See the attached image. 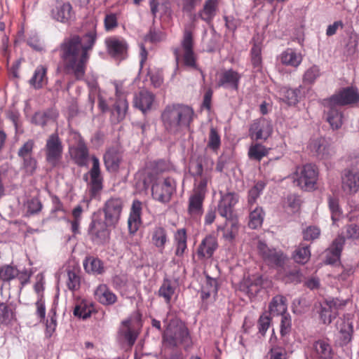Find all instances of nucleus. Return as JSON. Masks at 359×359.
Segmentation results:
<instances>
[{"mask_svg":"<svg viewBox=\"0 0 359 359\" xmlns=\"http://www.w3.org/2000/svg\"><path fill=\"white\" fill-rule=\"evenodd\" d=\"M190 341L189 332L184 323L177 318L171 319L162 337L164 348L178 349L180 346L187 348Z\"/></svg>","mask_w":359,"mask_h":359,"instance_id":"obj_3","label":"nucleus"},{"mask_svg":"<svg viewBox=\"0 0 359 359\" xmlns=\"http://www.w3.org/2000/svg\"><path fill=\"white\" fill-rule=\"evenodd\" d=\"M93 309L86 302H81L74 309V315L80 318L86 319L90 317Z\"/></svg>","mask_w":359,"mask_h":359,"instance_id":"obj_44","label":"nucleus"},{"mask_svg":"<svg viewBox=\"0 0 359 359\" xmlns=\"http://www.w3.org/2000/svg\"><path fill=\"white\" fill-rule=\"evenodd\" d=\"M175 189V181L170 177H167L155 182L152 185V196L155 199L162 203H167L170 201Z\"/></svg>","mask_w":359,"mask_h":359,"instance_id":"obj_8","label":"nucleus"},{"mask_svg":"<svg viewBox=\"0 0 359 359\" xmlns=\"http://www.w3.org/2000/svg\"><path fill=\"white\" fill-rule=\"evenodd\" d=\"M67 285L70 290H76L79 287L80 285V278L74 272L71 270L67 271Z\"/></svg>","mask_w":359,"mask_h":359,"instance_id":"obj_52","label":"nucleus"},{"mask_svg":"<svg viewBox=\"0 0 359 359\" xmlns=\"http://www.w3.org/2000/svg\"><path fill=\"white\" fill-rule=\"evenodd\" d=\"M342 188L348 194H354L359 189V173L353 170H345L342 177Z\"/></svg>","mask_w":359,"mask_h":359,"instance_id":"obj_20","label":"nucleus"},{"mask_svg":"<svg viewBox=\"0 0 359 359\" xmlns=\"http://www.w3.org/2000/svg\"><path fill=\"white\" fill-rule=\"evenodd\" d=\"M257 250L259 255L264 261L271 266L281 267L284 265L287 259L286 256L280 250L275 248H269L262 241L257 243Z\"/></svg>","mask_w":359,"mask_h":359,"instance_id":"obj_7","label":"nucleus"},{"mask_svg":"<svg viewBox=\"0 0 359 359\" xmlns=\"http://www.w3.org/2000/svg\"><path fill=\"white\" fill-rule=\"evenodd\" d=\"M52 18L57 22L69 24L75 19V13L69 2L57 3L51 11Z\"/></svg>","mask_w":359,"mask_h":359,"instance_id":"obj_16","label":"nucleus"},{"mask_svg":"<svg viewBox=\"0 0 359 359\" xmlns=\"http://www.w3.org/2000/svg\"><path fill=\"white\" fill-rule=\"evenodd\" d=\"M318 170L315 165L306 164L295 172L296 177L294 182L297 186L305 191H311L316 189L318 180Z\"/></svg>","mask_w":359,"mask_h":359,"instance_id":"obj_6","label":"nucleus"},{"mask_svg":"<svg viewBox=\"0 0 359 359\" xmlns=\"http://www.w3.org/2000/svg\"><path fill=\"white\" fill-rule=\"evenodd\" d=\"M345 305V302L338 299L326 300L321 304L320 318L325 325H329L338 316V310Z\"/></svg>","mask_w":359,"mask_h":359,"instance_id":"obj_12","label":"nucleus"},{"mask_svg":"<svg viewBox=\"0 0 359 359\" xmlns=\"http://www.w3.org/2000/svg\"><path fill=\"white\" fill-rule=\"evenodd\" d=\"M320 76V69L318 66L313 65L308 69L304 74V82L312 83Z\"/></svg>","mask_w":359,"mask_h":359,"instance_id":"obj_51","label":"nucleus"},{"mask_svg":"<svg viewBox=\"0 0 359 359\" xmlns=\"http://www.w3.org/2000/svg\"><path fill=\"white\" fill-rule=\"evenodd\" d=\"M103 210L104 221L93 220L88 228L90 240L97 245L108 243L110 239V230L107 226L112 220V201L111 200L107 201Z\"/></svg>","mask_w":359,"mask_h":359,"instance_id":"obj_4","label":"nucleus"},{"mask_svg":"<svg viewBox=\"0 0 359 359\" xmlns=\"http://www.w3.org/2000/svg\"><path fill=\"white\" fill-rule=\"evenodd\" d=\"M27 44L36 51H43L44 46L39 37L34 34L31 36L27 41Z\"/></svg>","mask_w":359,"mask_h":359,"instance_id":"obj_59","label":"nucleus"},{"mask_svg":"<svg viewBox=\"0 0 359 359\" xmlns=\"http://www.w3.org/2000/svg\"><path fill=\"white\" fill-rule=\"evenodd\" d=\"M12 317V310L6 304L0 302V323L9 321Z\"/></svg>","mask_w":359,"mask_h":359,"instance_id":"obj_55","label":"nucleus"},{"mask_svg":"<svg viewBox=\"0 0 359 359\" xmlns=\"http://www.w3.org/2000/svg\"><path fill=\"white\" fill-rule=\"evenodd\" d=\"M302 273L297 269H293L287 271L285 276V281L286 283H297L301 281Z\"/></svg>","mask_w":359,"mask_h":359,"instance_id":"obj_56","label":"nucleus"},{"mask_svg":"<svg viewBox=\"0 0 359 359\" xmlns=\"http://www.w3.org/2000/svg\"><path fill=\"white\" fill-rule=\"evenodd\" d=\"M154 100L155 95L152 93L142 90L135 97L134 105L145 113L151 109Z\"/></svg>","mask_w":359,"mask_h":359,"instance_id":"obj_21","label":"nucleus"},{"mask_svg":"<svg viewBox=\"0 0 359 359\" xmlns=\"http://www.w3.org/2000/svg\"><path fill=\"white\" fill-rule=\"evenodd\" d=\"M345 243V238L343 236L337 237L330 247L326 250L328 253H336L341 255V250Z\"/></svg>","mask_w":359,"mask_h":359,"instance_id":"obj_50","label":"nucleus"},{"mask_svg":"<svg viewBox=\"0 0 359 359\" xmlns=\"http://www.w3.org/2000/svg\"><path fill=\"white\" fill-rule=\"evenodd\" d=\"M128 57V46L125 41L114 39V60L118 64Z\"/></svg>","mask_w":359,"mask_h":359,"instance_id":"obj_37","label":"nucleus"},{"mask_svg":"<svg viewBox=\"0 0 359 359\" xmlns=\"http://www.w3.org/2000/svg\"><path fill=\"white\" fill-rule=\"evenodd\" d=\"M280 60L283 64L296 67L302 62V56L290 49L282 53Z\"/></svg>","mask_w":359,"mask_h":359,"instance_id":"obj_36","label":"nucleus"},{"mask_svg":"<svg viewBox=\"0 0 359 359\" xmlns=\"http://www.w3.org/2000/svg\"><path fill=\"white\" fill-rule=\"evenodd\" d=\"M159 295L163 297L166 302H169L171 297L174 294V288L171 286L170 282L165 280L159 289Z\"/></svg>","mask_w":359,"mask_h":359,"instance_id":"obj_49","label":"nucleus"},{"mask_svg":"<svg viewBox=\"0 0 359 359\" xmlns=\"http://www.w3.org/2000/svg\"><path fill=\"white\" fill-rule=\"evenodd\" d=\"M291 329V318L288 313L281 316L280 333L283 336L287 334Z\"/></svg>","mask_w":359,"mask_h":359,"instance_id":"obj_60","label":"nucleus"},{"mask_svg":"<svg viewBox=\"0 0 359 359\" xmlns=\"http://www.w3.org/2000/svg\"><path fill=\"white\" fill-rule=\"evenodd\" d=\"M268 154V149L260 144H255L250 146L248 151V156L250 159L259 161L264 156Z\"/></svg>","mask_w":359,"mask_h":359,"instance_id":"obj_42","label":"nucleus"},{"mask_svg":"<svg viewBox=\"0 0 359 359\" xmlns=\"http://www.w3.org/2000/svg\"><path fill=\"white\" fill-rule=\"evenodd\" d=\"M175 239L177 243L175 255L181 257L187 248V233L185 229H179L175 236Z\"/></svg>","mask_w":359,"mask_h":359,"instance_id":"obj_40","label":"nucleus"},{"mask_svg":"<svg viewBox=\"0 0 359 359\" xmlns=\"http://www.w3.org/2000/svg\"><path fill=\"white\" fill-rule=\"evenodd\" d=\"M264 212L262 208H256L250 214L249 226L252 229H257L263 222Z\"/></svg>","mask_w":359,"mask_h":359,"instance_id":"obj_46","label":"nucleus"},{"mask_svg":"<svg viewBox=\"0 0 359 359\" xmlns=\"http://www.w3.org/2000/svg\"><path fill=\"white\" fill-rule=\"evenodd\" d=\"M58 113L53 109H48L43 111H38L32 117V122L39 126H44L50 121H55Z\"/></svg>","mask_w":359,"mask_h":359,"instance_id":"obj_30","label":"nucleus"},{"mask_svg":"<svg viewBox=\"0 0 359 359\" xmlns=\"http://www.w3.org/2000/svg\"><path fill=\"white\" fill-rule=\"evenodd\" d=\"M47 70L48 68L45 65L37 66L29 80V84L35 89L43 88L48 82Z\"/></svg>","mask_w":359,"mask_h":359,"instance_id":"obj_29","label":"nucleus"},{"mask_svg":"<svg viewBox=\"0 0 359 359\" xmlns=\"http://www.w3.org/2000/svg\"><path fill=\"white\" fill-rule=\"evenodd\" d=\"M217 241L212 236H206L198 248V255L203 258H210L217 248Z\"/></svg>","mask_w":359,"mask_h":359,"instance_id":"obj_24","label":"nucleus"},{"mask_svg":"<svg viewBox=\"0 0 359 359\" xmlns=\"http://www.w3.org/2000/svg\"><path fill=\"white\" fill-rule=\"evenodd\" d=\"M142 203L139 201L133 203L131 211L128 220V226L130 233L134 234L140 227L141 223Z\"/></svg>","mask_w":359,"mask_h":359,"instance_id":"obj_23","label":"nucleus"},{"mask_svg":"<svg viewBox=\"0 0 359 359\" xmlns=\"http://www.w3.org/2000/svg\"><path fill=\"white\" fill-rule=\"evenodd\" d=\"M299 89H290L287 88H281L280 93L281 100L289 105H294L298 102Z\"/></svg>","mask_w":359,"mask_h":359,"instance_id":"obj_38","label":"nucleus"},{"mask_svg":"<svg viewBox=\"0 0 359 359\" xmlns=\"http://www.w3.org/2000/svg\"><path fill=\"white\" fill-rule=\"evenodd\" d=\"M359 102V93L353 87H346L328 98V104L345 106L355 104Z\"/></svg>","mask_w":359,"mask_h":359,"instance_id":"obj_9","label":"nucleus"},{"mask_svg":"<svg viewBox=\"0 0 359 359\" xmlns=\"http://www.w3.org/2000/svg\"><path fill=\"white\" fill-rule=\"evenodd\" d=\"M271 318L267 316H261L258 320L259 332L264 335L269 327Z\"/></svg>","mask_w":359,"mask_h":359,"instance_id":"obj_63","label":"nucleus"},{"mask_svg":"<svg viewBox=\"0 0 359 359\" xmlns=\"http://www.w3.org/2000/svg\"><path fill=\"white\" fill-rule=\"evenodd\" d=\"M69 153L72 160L77 165L83 167L88 165V150L83 142H79L76 147L70 148Z\"/></svg>","mask_w":359,"mask_h":359,"instance_id":"obj_22","label":"nucleus"},{"mask_svg":"<svg viewBox=\"0 0 359 359\" xmlns=\"http://www.w3.org/2000/svg\"><path fill=\"white\" fill-rule=\"evenodd\" d=\"M46 162L53 168L57 166L62 158L63 144L57 133L50 135L44 147Z\"/></svg>","mask_w":359,"mask_h":359,"instance_id":"obj_5","label":"nucleus"},{"mask_svg":"<svg viewBox=\"0 0 359 359\" xmlns=\"http://www.w3.org/2000/svg\"><path fill=\"white\" fill-rule=\"evenodd\" d=\"M250 136L255 140H266L272 133L270 123L265 119L255 120L250 126Z\"/></svg>","mask_w":359,"mask_h":359,"instance_id":"obj_17","label":"nucleus"},{"mask_svg":"<svg viewBox=\"0 0 359 359\" xmlns=\"http://www.w3.org/2000/svg\"><path fill=\"white\" fill-rule=\"evenodd\" d=\"M93 166L83 175V180L88 183L92 196H95L102 189V178L100 175V162L95 156L92 157Z\"/></svg>","mask_w":359,"mask_h":359,"instance_id":"obj_10","label":"nucleus"},{"mask_svg":"<svg viewBox=\"0 0 359 359\" xmlns=\"http://www.w3.org/2000/svg\"><path fill=\"white\" fill-rule=\"evenodd\" d=\"M311 252L308 245H300L295 250L293 255L294 261L300 264H306L310 258Z\"/></svg>","mask_w":359,"mask_h":359,"instance_id":"obj_41","label":"nucleus"},{"mask_svg":"<svg viewBox=\"0 0 359 359\" xmlns=\"http://www.w3.org/2000/svg\"><path fill=\"white\" fill-rule=\"evenodd\" d=\"M225 226L219 227L224 231L223 236L226 240L233 241L238 231V222L237 217L226 219Z\"/></svg>","mask_w":359,"mask_h":359,"instance_id":"obj_33","label":"nucleus"},{"mask_svg":"<svg viewBox=\"0 0 359 359\" xmlns=\"http://www.w3.org/2000/svg\"><path fill=\"white\" fill-rule=\"evenodd\" d=\"M353 316L348 313L344 316L340 322L337 323V328L339 332V340L341 345L348 344L351 339L353 332Z\"/></svg>","mask_w":359,"mask_h":359,"instance_id":"obj_18","label":"nucleus"},{"mask_svg":"<svg viewBox=\"0 0 359 359\" xmlns=\"http://www.w3.org/2000/svg\"><path fill=\"white\" fill-rule=\"evenodd\" d=\"M220 136L217 130L212 127L210 130L208 142L207 146L212 150L216 151L220 147Z\"/></svg>","mask_w":359,"mask_h":359,"instance_id":"obj_47","label":"nucleus"},{"mask_svg":"<svg viewBox=\"0 0 359 359\" xmlns=\"http://www.w3.org/2000/svg\"><path fill=\"white\" fill-rule=\"evenodd\" d=\"M96 38V32L93 29L82 36L73 34L64 39L59 50L65 74L72 75L78 81L84 79L89 51Z\"/></svg>","mask_w":359,"mask_h":359,"instance_id":"obj_1","label":"nucleus"},{"mask_svg":"<svg viewBox=\"0 0 359 359\" xmlns=\"http://www.w3.org/2000/svg\"><path fill=\"white\" fill-rule=\"evenodd\" d=\"M205 196L193 194L189 201V213L193 217H197L202 214L203 212V203Z\"/></svg>","mask_w":359,"mask_h":359,"instance_id":"obj_34","label":"nucleus"},{"mask_svg":"<svg viewBox=\"0 0 359 359\" xmlns=\"http://www.w3.org/2000/svg\"><path fill=\"white\" fill-rule=\"evenodd\" d=\"M263 188L264 185L262 183H257L249 191L248 202L250 204L252 205L255 203Z\"/></svg>","mask_w":359,"mask_h":359,"instance_id":"obj_57","label":"nucleus"},{"mask_svg":"<svg viewBox=\"0 0 359 359\" xmlns=\"http://www.w3.org/2000/svg\"><path fill=\"white\" fill-rule=\"evenodd\" d=\"M238 202L236 194L228 192L222 196L217 205L219 214L226 219L236 217L233 212V207Z\"/></svg>","mask_w":359,"mask_h":359,"instance_id":"obj_14","label":"nucleus"},{"mask_svg":"<svg viewBox=\"0 0 359 359\" xmlns=\"http://www.w3.org/2000/svg\"><path fill=\"white\" fill-rule=\"evenodd\" d=\"M56 312L55 310L52 309L49 312L50 319L47 320L46 322V330L50 335L55 330L57 323H56Z\"/></svg>","mask_w":359,"mask_h":359,"instance_id":"obj_61","label":"nucleus"},{"mask_svg":"<svg viewBox=\"0 0 359 359\" xmlns=\"http://www.w3.org/2000/svg\"><path fill=\"white\" fill-rule=\"evenodd\" d=\"M328 99L323 100V104L328 109L327 121L334 130L340 128L343 124V114L337 104H328Z\"/></svg>","mask_w":359,"mask_h":359,"instance_id":"obj_19","label":"nucleus"},{"mask_svg":"<svg viewBox=\"0 0 359 359\" xmlns=\"http://www.w3.org/2000/svg\"><path fill=\"white\" fill-rule=\"evenodd\" d=\"M270 313L273 316H283L286 314V299L282 295L274 297L269 305Z\"/></svg>","mask_w":359,"mask_h":359,"instance_id":"obj_32","label":"nucleus"},{"mask_svg":"<svg viewBox=\"0 0 359 359\" xmlns=\"http://www.w3.org/2000/svg\"><path fill=\"white\" fill-rule=\"evenodd\" d=\"M23 161L26 172L29 175H32L36 168V161L32 156L23 158Z\"/></svg>","mask_w":359,"mask_h":359,"instance_id":"obj_62","label":"nucleus"},{"mask_svg":"<svg viewBox=\"0 0 359 359\" xmlns=\"http://www.w3.org/2000/svg\"><path fill=\"white\" fill-rule=\"evenodd\" d=\"M302 234L304 241H313L319 238L320 229L316 226H309L303 230Z\"/></svg>","mask_w":359,"mask_h":359,"instance_id":"obj_48","label":"nucleus"},{"mask_svg":"<svg viewBox=\"0 0 359 359\" xmlns=\"http://www.w3.org/2000/svg\"><path fill=\"white\" fill-rule=\"evenodd\" d=\"M219 0H206L198 16L205 22L210 23L218 10Z\"/></svg>","mask_w":359,"mask_h":359,"instance_id":"obj_27","label":"nucleus"},{"mask_svg":"<svg viewBox=\"0 0 359 359\" xmlns=\"http://www.w3.org/2000/svg\"><path fill=\"white\" fill-rule=\"evenodd\" d=\"M208 285H211L210 290H205V287H203L201 290V298L205 300L210 297L212 294H216L217 290V280L214 278L208 277Z\"/></svg>","mask_w":359,"mask_h":359,"instance_id":"obj_53","label":"nucleus"},{"mask_svg":"<svg viewBox=\"0 0 359 359\" xmlns=\"http://www.w3.org/2000/svg\"><path fill=\"white\" fill-rule=\"evenodd\" d=\"M18 275V269L11 265H4L0 267V279L9 282L15 278Z\"/></svg>","mask_w":359,"mask_h":359,"instance_id":"obj_45","label":"nucleus"},{"mask_svg":"<svg viewBox=\"0 0 359 359\" xmlns=\"http://www.w3.org/2000/svg\"><path fill=\"white\" fill-rule=\"evenodd\" d=\"M251 53L252 65L254 67L259 69L262 63L260 46L255 43L252 48Z\"/></svg>","mask_w":359,"mask_h":359,"instance_id":"obj_54","label":"nucleus"},{"mask_svg":"<svg viewBox=\"0 0 359 359\" xmlns=\"http://www.w3.org/2000/svg\"><path fill=\"white\" fill-rule=\"evenodd\" d=\"M193 45L194 43L191 32L190 31L185 30L183 40L182 41L183 62L187 67L197 69L196 57L193 50Z\"/></svg>","mask_w":359,"mask_h":359,"instance_id":"obj_13","label":"nucleus"},{"mask_svg":"<svg viewBox=\"0 0 359 359\" xmlns=\"http://www.w3.org/2000/svg\"><path fill=\"white\" fill-rule=\"evenodd\" d=\"M240 78V74L237 72L231 69L224 71L221 74L217 85L218 86H226L237 90L238 88Z\"/></svg>","mask_w":359,"mask_h":359,"instance_id":"obj_26","label":"nucleus"},{"mask_svg":"<svg viewBox=\"0 0 359 359\" xmlns=\"http://www.w3.org/2000/svg\"><path fill=\"white\" fill-rule=\"evenodd\" d=\"M311 151L314 152L318 158H327L331 154L329 142L325 138L313 140L310 143Z\"/></svg>","mask_w":359,"mask_h":359,"instance_id":"obj_25","label":"nucleus"},{"mask_svg":"<svg viewBox=\"0 0 359 359\" xmlns=\"http://www.w3.org/2000/svg\"><path fill=\"white\" fill-rule=\"evenodd\" d=\"M115 88L116 97L115 111L117 114L118 121H121L125 118L128 109V103L126 98L128 90L123 81H116Z\"/></svg>","mask_w":359,"mask_h":359,"instance_id":"obj_11","label":"nucleus"},{"mask_svg":"<svg viewBox=\"0 0 359 359\" xmlns=\"http://www.w3.org/2000/svg\"><path fill=\"white\" fill-rule=\"evenodd\" d=\"M313 353L317 359H333L334 352L330 344L324 340H318L313 345Z\"/></svg>","mask_w":359,"mask_h":359,"instance_id":"obj_28","label":"nucleus"},{"mask_svg":"<svg viewBox=\"0 0 359 359\" xmlns=\"http://www.w3.org/2000/svg\"><path fill=\"white\" fill-rule=\"evenodd\" d=\"M96 299L104 305L112 304V293L106 284H100L95 291Z\"/></svg>","mask_w":359,"mask_h":359,"instance_id":"obj_35","label":"nucleus"},{"mask_svg":"<svg viewBox=\"0 0 359 359\" xmlns=\"http://www.w3.org/2000/svg\"><path fill=\"white\" fill-rule=\"evenodd\" d=\"M269 355V359H286V351L280 347L271 348Z\"/></svg>","mask_w":359,"mask_h":359,"instance_id":"obj_64","label":"nucleus"},{"mask_svg":"<svg viewBox=\"0 0 359 359\" xmlns=\"http://www.w3.org/2000/svg\"><path fill=\"white\" fill-rule=\"evenodd\" d=\"M34 147V142L29 140L26 142L19 149L18 156L22 158L31 156V154Z\"/></svg>","mask_w":359,"mask_h":359,"instance_id":"obj_58","label":"nucleus"},{"mask_svg":"<svg viewBox=\"0 0 359 359\" xmlns=\"http://www.w3.org/2000/svg\"><path fill=\"white\" fill-rule=\"evenodd\" d=\"M152 243L158 248L163 250L167 241V233L163 227H156L152 233Z\"/></svg>","mask_w":359,"mask_h":359,"instance_id":"obj_39","label":"nucleus"},{"mask_svg":"<svg viewBox=\"0 0 359 359\" xmlns=\"http://www.w3.org/2000/svg\"><path fill=\"white\" fill-rule=\"evenodd\" d=\"M26 207V215L30 216L38 214L41 212L43 205L38 198H32L25 203Z\"/></svg>","mask_w":359,"mask_h":359,"instance_id":"obj_43","label":"nucleus"},{"mask_svg":"<svg viewBox=\"0 0 359 359\" xmlns=\"http://www.w3.org/2000/svg\"><path fill=\"white\" fill-rule=\"evenodd\" d=\"M83 267L88 273L102 274L104 267L102 261L94 257H88L83 261Z\"/></svg>","mask_w":359,"mask_h":359,"instance_id":"obj_31","label":"nucleus"},{"mask_svg":"<svg viewBox=\"0 0 359 359\" xmlns=\"http://www.w3.org/2000/svg\"><path fill=\"white\" fill-rule=\"evenodd\" d=\"M140 332L133 325L131 320L127 319L121 323L118 332V339L119 341L126 342L129 348H131L138 335Z\"/></svg>","mask_w":359,"mask_h":359,"instance_id":"obj_15","label":"nucleus"},{"mask_svg":"<svg viewBox=\"0 0 359 359\" xmlns=\"http://www.w3.org/2000/svg\"><path fill=\"white\" fill-rule=\"evenodd\" d=\"M193 109L184 104L168 105L161 114V120L165 129L175 134L183 128H188L192 121Z\"/></svg>","mask_w":359,"mask_h":359,"instance_id":"obj_2","label":"nucleus"}]
</instances>
